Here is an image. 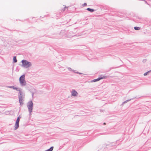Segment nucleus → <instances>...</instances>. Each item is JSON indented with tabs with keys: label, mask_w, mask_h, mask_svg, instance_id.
<instances>
[{
	"label": "nucleus",
	"mask_w": 151,
	"mask_h": 151,
	"mask_svg": "<svg viewBox=\"0 0 151 151\" xmlns=\"http://www.w3.org/2000/svg\"><path fill=\"white\" fill-rule=\"evenodd\" d=\"M22 66L25 68H28L32 65L30 62L26 60H22Z\"/></svg>",
	"instance_id": "f257e3e1"
},
{
	"label": "nucleus",
	"mask_w": 151,
	"mask_h": 151,
	"mask_svg": "<svg viewBox=\"0 0 151 151\" xmlns=\"http://www.w3.org/2000/svg\"><path fill=\"white\" fill-rule=\"evenodd\" d=\"M19 81L20 84L22 86H25L26 84L25 79V76L23 75L22 76L19 78Z\"/></svg>",
	"instance_id": "f03ea898"
},
{
	"label": "nucleus",
	"mask_w": 151,
	"mask_h": 151,
	"mask_svg": "<svg viewBox=\"0 0 151 151\" xmlns=\"http://www.w3.org/2000/svg\"><path fill=\"white\" fill-rule=\"evenodd\" d=\"M33 106V103L32 101L29 102L27 104V107L29 109V110L30 113H31L32 110Z\"/></svg>",
	"instance_id": "7ed1b4c3"
},
{
	"label": "nucleus",
	"mask_w": 151,
	"mask_h": 151,
	"mask_svg": "<svg viewBox=\"0 0 151 151\" xmlns=\"http://www.w3.org/2000/svg\"><path fill=\"white\" fill-rule=\"evenodd\" d=\"M20 118H21V117H20V116H19L17 118V119L16 121V122L15 124V126H14L15 129H16L19 127V122L20 119Z\"/></svg>",
	"instance_id": "20e7f679"
},
{
	"label": "nucleus",
	"mask_w": 151,
	"mask_h": 151,
	"mask_svg": "<svg viewBox=\"0 0 151 151\" xmlns=\"http://www.w3.org/2000/svg\"><path fill=\"white\" fill-rule=\"evenodd\" d=\"M23 96L21 93V92H20V95L19 97V102L20 105H22L23 104V103H22L23 100Z\"/></svg>",
	"instance_id": "39448f33"
},
{
	"label": "nucleus",
	"mask_w": 151,
	"mask_h": 151,
	"mask_svg": "<svg viewBox=\"0 0 151 151\" xmlns=\"http://www.w3.org/2000/svg\"><path fill=\"white\" fill-rule=\"evenodd\" d=\"M107 78V76H103L102 77H101V78H98L97 79H94V80L91 81V82H96V81H99L101 79H104V78Z\"/></svg>",
	"instance_id": "423d86ee"
},
{
	"label": "nucleus",
	"mask_w": 151,
	"mask_h": 151,
	"mask_svg": "<svg viewBox=\"0 0 151 151\" xmlns=\"http://www.w3.org/2000/svg\"><path fill=\"white\" fill-rule=\"evenodd\" d=\"M78 93L75 90H73L72 92V95L73 96H76Z\"/></svg>",
	"instance_id": "0eeeda50"
},
{
	"label": "nucleus",
	"mask_w": 151,
	"mask_h": 151,
	"mask_svg": "<svg viewBox=\"0 0 151 151\" xmlns=\"http://www.w3.org/2000/svg\"><path fill=\"white\" fill-rule=\"evenodd\" d=\"M87 10L88 11H90V12H92L94 11V10L92 9H91L90 8H88L87 9Z\"/></svg>",
	"instance_id": "6e6552de"
},
{
	"label": "nucleus",
	"mask_w": 151,
	"mask_h": 151,
	"mask_svg": "<svg viewBox=\"0 0 151 151\" xmlns=\"http://www.w3.org/2000/svg\"><path fill=\"white\" fill-rule=\"evenodd\" d=\"M13 60L14 63H16L17 62V60L16 59V57L14 56L13 57Z\"/></svg>",
	"instance_id": "1a4fd4ad"
},
{
	"label": "nucleus",
	"mask_w": 151,
	"mask_h": 151,
	"mask_svg": "<svg viewBox=\"0 0 151 151\" xmlns=\"http://www.w3.org/2000/svg\"><path fill=\"white\" fill-rule=\"evenodd\" d=\"M53 149V147H51L49 149L47 150H46L45 151H52Z\"/></svg>",
	"instance_id": "9d476101"
},
{
	"label": "nucleus",
	"mask_w": 151,
	"mask_h": 151,
	"mask_svg": "<svg viewBox=\"0 0 151 151\" xmlns=\"http://www.w3.org/2000/svg\"><path fill=\"white\" fill-rule=\"evenodd\" d=\"M66 8V6H63L62 8H61V10L64 11L65 10V9Z\"/></svg>",
	"instance_id": "9b49d317"
},
{
	"label": "nucleus",
	"mask_w": 151,
	"mask_h": 151,
	"mask_svg": "<svg viewBox=\"0 0 151 151\" xmlns=\"http://www.w3.org/2000/svg\"><path fill=\"white\" fill-rule=\"evenodd\" d=\"M134 29L135 30H139L140 29V28L139 27H134Z\"/></svg>",
	"instance_id": "f8f14e48"
},
{
	"label": "nucleus",
	"mask_w": 151,
	"mask_h": 151,
	"mask_svg": "<svg viewBox=\"0 0 151 151\" xmlns=\"http://www.w3.org/2000/svg\"><path fill=\"white\" fill-rule=\"evenodd\" d=\"M16 89V90H17L18 91H19V92H21L19 88H15V89Z\"/></svg>",
	"instance_id": "ddd939ff"
},
{
	"label": "nucleus",
	"mask_w": 151,
	"mask_h": 151,
	"mask_svg": "<svg viewBox=\"0 0 151 151\" xmlns=\"http://www.w3.org/2000/svg\"><path fill=\"white\" fill-rule=\"evenodd\" d=\"M148 72H149V71H148V72H146V73H145L144 74V76H146V75H147V73H148Z\"/></svg>",
	"instance_id": "4468645a"
},
{
	"label": "nucleus",
	"mask_w": 151,
	"mask_h": 151,
	"mask_svg": "<svg viewBox=\"0 0 151 151\" xmlns=\"http://www.w3.org/2000/svg\"><path fill=\"white\" fill-rule=\"evenodd\" d=\"M10 88H12L14 89H15V88L14 87V86H11V87H10Z\"/></svg>",
	"instance_id": "2eb2a0df"
},
{
	"label": "nucleus",
	"mask_w": 151,
	"mask_h": 151,
	"mask_svg": "<svg viewBox=\"0 0 151 151\" xmlns=\"http://www.w3.org/2000/svg\"><path fill=\"white\" fill-rule=\"evenodd\" d=\"M83 6H86V5H87V4H86V3H84L83 4Z\"/></svg>",
	"instance_id": "dca6fc26"
},
{
	"label": "nucleus",
	"mask_w": 151,
	"mask_h": 151,
	"mask_svg": "<svg viewBox=\"0 0 151 151\" xmlns=\"http://www.w3.org/2000/svg\"><path fill=\"white\" fill-rule=\"evenodd\" d=\"M104 125H105V124H106V123H104Z\"/></svg>",
	"instance_id": "f3484780"
}]
</instances>
